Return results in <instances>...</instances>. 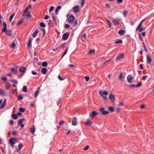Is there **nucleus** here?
Wrapping results in <instances>:
<instances>
[{"label": "nucleus", "mask_w": 154, "mask_h": 154, "mask_svg": "<svg viewBox=\"0 0 154 154\" xmlns=\"http://www.w3.org/2000/svg\"><path fill=\"white\" fill-rule=\"evenodd\" d=\"M147 62L148 64H150L152 61V59L149 54H147L146 56Z\"/></svg>", "instance_id": "obj_15"}, {"label": "nucleus", "mask_w": 154, "mask_h": 154, "mask_svg": "<svg viewBox=\"0 0 154 154\" xmlns=\"http://www.w3.org/2000/svg\"><path fill=\"white\" fill-rule=\"evenodd\" d=\"M74 14L78 12L79 10V5H76L72 8Z\"/></svg>", "instance_id": "obj_3"}, {"label": "nucleus", "mask_w": 154, "mask_h": 154, "mask_svg": "<svg viewBox=\"0 0 154 154\" xmlns=\"http://www.w3.org/2000/svg\"><path fill=\"white\" fill-rule=\"evenodd\" d=\"M85 80L86 81H88L89 79V78L88 76H85Z\"/></svg>", "instance_id": "obj_60"}, {"label": "nucleus", "mask_w": 154, "mask_h": 154, "mask_svg": "<svg viewBox=\"0 0 154 154\" xmlns=\"http://www.w3.org/2000/svg\"><path fill=\"white\" fill-rule=\"evenodd\" d=\"M100 112H101L102 115H106L109 113V112L106 111H105L104 110V108H102L100 110Z\"/></svg>", "instance_id": "obj_9"}, {"label": "nucleus", "mask_w": 154, "mask_h": 154, "mask_svg": "<svg viewBox=\"0 0 154 154\" xmlns=\"http://www.w3.org/2000/svg\"><path fill=\"white\" fill-rule=\"evenodd\" d=\"M0 95H3V96H5V94L3 91H2V90L0 91Z\"/></svg>", "instance_id": "obj_47"}, {"label": "nucleus", "mask_w": 154, "mask_h": 154, "mask_svg": "<svg viewBox=\"0 0 154 154\" xmlns=\"http://www.w3.org/2000/svg\"><path fill=\"white\" fill-rule=\"evenodd\" d=\"M31 45V42H28L27 43V46L28 47V48L30 47Z\"/></svg>", "instance_id": "obj_59"}, {"label": "nucleus", "mask_w": 154, "mask_h": 154, "mask_svg": "<svg viewBox=\"0 0 154 154\" xmlns=\"http://www.w3.org/2000/svg\"><path fill=\"white\" fill-rule=\"evenodd\" d=\"M3 27L2 28V30L3 32H5V30H7V25L5 22L3 23Z\"/></svg>", "instance_id": "obj_11"}, {"label": "nucleus", "mask_w": 154, "mask_h": 154, "mask_svg": "<svg viewBox=\"0 0 154 154\" xmlns=\"http://www.w3.org/2000/svg\"><path fill=\"white\" fill-rule=\"evenodd\" d=\"M122 40H119L116 42L115 44H122Z\"/></svg>", "instance_id": "obj_44"}, {"label": "nucleus", "mask_w": 154, "mask_h": 154, "mask_svg": "<svg viewBox=\"0 0 154 154\" xmlns=\"http://www.w3.org/2000/svg\"><path fill=\"white\" fill-rule=\"evenodd\" d=\"M6 101L7 100L6 99H5L4 100L2 103V104H1L0 106V108L1 109L3 108L5 106L6 104Z\"/></svg>", "instance_id": "obj_16"}, {"label": "nucleus", "mask_w": 154, "mask_h": 154, "mask_svg": "<svg viewBox=\"0 0 154 154\" xmlns=\"http://www.w3.org/2000/svg\"><path fill=\"white\" fill-rule=\"evenodd\" d=\"M89 148V146L88 145H87L84 148V150H88Z\"/></svg>", "instance_id": "obj_48"}, {"label": "nucleus", "mask_w": 154, "mask_h": 154, "mask_svg": "<svg viewBox=\"0 0 154 154\" xmlns=\"http://www.w3.org/2000/svg\"><path fill=\"white\" fill-rule=\"evenodd\" d=\"M14 122L13 120H11L9 121V123H10V125H12L13 124Z\"/></svg>", "instance_id": "obj_63"}, {"label": "nucleus", "mask_w": 154, "mask_h": 154, "mask_svg": "<svg viewBox=\"0 0 154 154\" xmlns=\"http://www.w3.org/2000/svg\"><path fill=\"white\" fill-rule=\"evenodd\" d=\"M106 21H107V22L108 24L109 27L110 28L111 26V23L110 22V21L109 20H108L106 19Z\"/></svg>", "instance_id": "obj_46"}, {"label": "nucleus", "mask_w": 154, "mask_h": 154, "mask_svg": "<svg viewBox=\"0 0 154 154\" xmlns=\"http://www.w3.org/2000/svg\"><path fill=\"white\" fill-rule=\"evenodd\" d=\"M124 31L122 29H120L118 32V33L120 35H122L124 32Z\"/></svg>", "instance_id": "obj_42"}, {"label": "nucleus", "mask_w": 154, "mask_h": 154, "mask_svg": "<svg viewBox=\"0 0 154 154\" xmlns=\"http://www.w3.org/2000/svg\"><path fill=\"white\" fill-rule=\"evenodd\" d=\"M48 24L50 26H53V22L52 21H51L50 20L49 21Z\"/></svg>", "instance_id": "obj_41"}, {"label": "nucleus", "mask_w": 154, "mask_h": 154, "mask_svg": "<svg viewBox=\"0 0 154 154\" xmlns=\"http://www.w3.org/2000/svg\"><path fill=\"white\" fill-rule=\"evenodd\" d=\"M48 63L46 62H43L42 63V65L44 67H46L47 66Z\"/></svg>", "instance_id": "obj_31"}, {"label": "nucleus", "mask_w": 154, "mask_h": 154, "mask_svg": "<svg viewBox=\"0 0 154 154\" xmlns=\"http://www.w3.org/2000/svg\"><path fill=\"white\" fill-rule=\"evenodd\" d=\"M41 30L43 31V36H45V29H41Z\"/></svg>", "instance_id": "obj_56"}, {"label": "nucleus", "mask_w": 154, "mask_h": 154, "mask_svg": "<svg viewBox=\"0 0 154 154\" xmlns=\"http://www.w3.org/2000/svg\"><path fill=\"white\" fill-rule=\"evenodd\" d=\"M31 8V6L30 5H29L25 9L24 11H28V10L29 8Z\"/></svg>", "instance_id": "obj_45"}, {"label": "nucleus", "mask_w": 154, "mask_h": 154, "mask_svg": "<svg viewBox=\"0 0 154 154\" xmlns=\"http://www.w3.org/2000/svg\"><path fill=\"white\" fill-rule=\"evenodd\" d=\"M69 32H66L64 33L62 36V40L64 41L66 40L69 37Z\"/></svg>", "instance_id": "obj_2"}, {"label": "nucleus", "mask_w": 154, "mask_h": 154, "mask_svg": "<svg viewBox=\"0 0 154 154\" xmlns=\"http://www.w3.org/2000/svg\"><path fill=\"white\" fill-rule=\"evenodd\" d=\"M112 22L114 25H117L119 24V21L118 19H114Z\"/></svg>", "instance_id": "obj_19"}, {"label": "nucleus", "mask_w": 154, "mask_h": 154, "mask_svg": "<svg viewBox=\"0 0 154 154\" xmlns=\"http://www.w3.org/2000/svg\"><path fill=\"white\" fill-rule=\"evenodd\" d=\"M125 57L124 55L123 54H119L116 58V60H120L124 58Z\"/></svg>", "instance_id": "obj_10"}, {"label": "nucleus", "mask_w": 154, "mask_h": 154, "mask_svg": "<svg viewBox=\"0 0 154 154\" xmlns=\"http://www.w3.org/2000/svg\"><path fill=\"white\" fill-rule=\"evenodd\" d=\"M74 19V17L72 15H70L68 19V22L69 23H72L73 22Z\"/></svg>", "instance_id": "obj_8"}, {"label": "nucleus", "mask_w": 154, "mask_h": 154, "mask_svg": "<svg viewBox=\"0 0 154 154\" xmlns=\"http://www.w3.org/2000/svg\"><path fill=\"white\" fill-rule=\"evenodd\" d=\"M99 94L102 97V98L104 100H107V97L104 96H106L108 95V93L107 91H105L103 92L102 91H99Z\"/></svg>", "instance_id": "obj_1"}, {"label": "nucleus", "mask_w": 154, "mask_h": 154, "mask_svg": "<svg viewBox=\"0 0 154 154\" xmlns=\"http://www.w3.org/2000/svg\"><path fill=\"white\" fill-rule=\"evenodd\" d=\"M18 100H20L23 99V97L20 94L18 96Z\"/></svg>", "instance_id": "obj_37"}, {"label": "nucleus", "mask_w": 154, "mask_h": 154, "mask_svg": "<svg viewBox=\"0 0 154 154\" xmlns=\"http://www.w3.org/2000/svg\"><path fill=\"white\" fill-rule=\"evenodd\" d=\"M143 46L144 48L145 51L146 52L148 50L146 48V45L143 42Z\"/></svg>", "instance_id": "obj_51"}, {"label": "nucleus", "mask_w": 154, "mask_h": 154, "mask_svg": "<svg viewBox=\"0 0 154 154\" xmlns=\"http://www.w3.org/2000/svg\"><path fill=\"white\" fill-rule=\"evenodd\" d=\"M11 70L12 72L15 74H17V71L14 68H12L11 69Z\"/></svg>", "instance_id": "obj_24"}, {"label": "nucleus", "mask_w": 154, "mask_h": 154, "mask_svg": "<svg viewBox=\"0 0 154 154\" xmlns=\"http://www.w3.org/2000/svg\"><path fill=\"white\" fill-rule=\"evenodd\" d=\"M1 79L3 81H6L7 80V78L5 77H3Z\"/></svg>", "instance_id": "obj_58"}, {"label": "nucleus", "mask_w": 154, "mask_h": 154, "mask_svg": "<svg viewBox=\"0 0 154 154\" xmlns=\"http://www.w3.org/2000/svg\"><path fill=\"white\" fill-rule=\"evenodd\" d=\"M64 123V122L63 121H61L59 123V124L60 125H62Z\"/></svg>", "instance_id": "obj_55"}, {"label": "nucleus", "mask_w": 154, "mask_h": 154, "mask_svg": "<svg viewBox=\"0 0 154 154\" xmlns=\"http://www.w3.org/2000/svg\"><path fill=\"white\" fill-rule=\"evenodd\" d=\"M145 29L144 28H143L142 27H140L139 31L140 32H141L143 31Z\"/></svg>", "instance_id": "obj_50"}, {"label": "nucleus", "mask_w": 154, "mask_h": 154, "mask_svg": "<svg viewBox=\"0 0 154 154\" xmlns=\"http://www.w3.org/2000/svg\"><path fill=\"white\" fill-rule=\"evenodd\" d=\"M86 39V35L84 34L82 36L81 40L83 41H84Z\"/></svg>", "instance_id": "obj_23"}, {"label": "nucleus", "mask_w": 154, "mask_h": 154, "mask_svg": "<svg viewBox=\"0 0 154 154\" xmlns=\"http://www.w3.org/2000/svg\"><path fill=\"white\" fill-rule=\"evenodd\" d=\"M47 69L45 68H43L42 69L41 72L43 74H45L47 72Z\"/></svg>", "instance_id": "obj_20"}, {"label": "nucleus", "mask_w": 154, "mask_h": 154, "mask_svg": "<svg viewBox=\"0 0 154 154\" xmlns=\"http://www.w3.org/2000/svg\"><path fill=\"white\" fill-rule=\"evenodd\" d=\"M11 81L15 84H17L18 83L17 81L15 79H11Z\"/></svg>", "instance_id": "obj_36"}, {"label": "nucleus", "mask_w": 154, "mask_h": 154, "mask_svg": "<svg viewBox=\"0 0 154 154\" xmlns=\"http://www.w3.org/2000/svg\"><path fill=\"white\" fill-rule=\"evenodd\" d=\"M23 22V20H20L19 21L18 23L17 24V25H19Z\"/></svg>", "instance_id": "obj_52"}, {"label": "nucleus", "mask_w": 154, "mask_h": 154, "mask_svg": "<svg viewBox=\"0 0 154 154\" xmlns=\"http://www.w3.org/2000/svg\"><path fill=\"white\" fill-rule=\"evenodd\" d=\"M19 111L20 112H23L25 111V109L23 107H20L19 109Z\"/></svg>", "instance_id": "obj_40"}, {"label": "nucleus", "mask_w": 154, "mask_h": 154, "mask_svg": "<svg viewBox=\"0 0 154 154\" xmlns=\"http://www.w3.org/2000/svg\"><path fill=\"white\" fill-rule=\"evenodd\" d=\"M16 139L13 138H11L9 140V143L10 144L14 145L16 143Z\"/></svg>", "instance_id": "obj_6"}, {"label": "nucleus", "mask_w": 154, "mask_h": 154, "mask_svg": "<svg viewBox=\"0 0 154 154\" xmlns=\"http://www.w3.org/2000/svg\"><path fill=\"white\" fill-rule=\"evenodd\" d=\"M24 120L25 119L23 118L19 120L17 122L18 124H22L23 121H24Z\"/></svg>", "instance_id": "obj_27"}, {"label": "nucleus", "mask_w": 154, "mask_h": 154, "mask_svg": "<svg viewBox=\"0 0 154 154\" xmlns=\"http://www.w3.org/2000/svg\"><path fill=\"white\" fill-rule=\"evenodd\" d=\"M109 110L111 112H113L114 111V108L112 106H110L109 108Z\"/></svg>", "instance_id": "obj_39"}, {"label": "nucleus", "mask_w": 154, "mask_h": 154, "mask_svg": "<svg viewBox=\"0 0 154 154\" xmlns=\"http://www.w3.org/2000/svg\"><path fill=\"white\" fill-rule=\"evenodd\" d=\"M15 15V14H13L10 16L9 19V20L10 22H11L12 20Z\"/></svg>", "instance_id": "obj_28"}, {"label": "nucleus", "mask_w": 154, "mask_h": 154, "mask_svg": "<svg viewBox=\"0 0 154 154\" xmlns=\"http://www.w3.org/2000/svg\"><path fill=\"white\" fill-rule=\"evenodd\" d=\"M109 98L112 102L114 101L115 100V96L112 94H110L109 96Z\"/></svg>", "instance_id": "obj_13"}, {"label": "nucleus", "mask_w": 154, "mask_h": 154, "mask_svg": "<svg viewBox=\"0 0 154 154\" xmlns=\"http://www.w3.org/2000/svg\"><path fill=\"white\" fill-rule=\"evenodd\" d=\"M105 7L106 8H109V9H110V6H109V5L108 4H106L105 5Z\"/></svg>", "instance_id": "obj_49"}, {"label": "nucleus", "mask_w": 154, "mask_h": 154, "mask_svg": "<svg viewBox=\"0 0 154 154\" xmlns=\"http://www.w3.org/2000/svg\"><path fill=\"white\" fill-rule=\"evenodd\" d=\"M54 8V7L53 6H51V7L49 9V11L50 13L53 10Z\"/></svg>", "instance_id": "obj_64"}, {"label": "nucleus", "mask_w": 154, "mask_h": 154, "mask_svg": "<svg viewBox=\"0 0 154 154\" xmlns=\"http://www.w3.org/2000/svg\"><path fill=\"white\" fill-rule=\"evenodd\" d=\"M86 124L88 126H90L91 125L92 123L90 120L88 119L86 122Z\"/></svg>", "instance_id": "obj_22"}, {"label": "nucleus", "mask_w": 154, "mask_h": 154, "mask_svg": "<svg viewBox=\"0 0 154 154\" xmlns=\"http://www.w3.org/2000/svg\"><path fill=\"white\" fill-rule=\"evenodd\" d=\"M23 145L21 144H20L18 145V149H19V151L20 152V150H21L22 148L23 147Z\"/></svg>", "instance_id": "obj_33"}, {"label": "nucleus", "mask_w": 154, "mask_h": 154, "mask_svg": "<svg viewBox=\"0 0 154 154\" xmlns=\"http://www.w3.org/2000/svg\"><path fill=\"white\" fill-rule=\"evenodd\" d=\"M61 101V99L60 98H59L57 103V106H58L59 104L60 103Z\"/></svg>", "instance_id": "obj_53"}, {"label": "nucleus", "mask_w": 154, "mask_h": 154, "mask_svg": "<svg viewBox=\"0 0 154 154\" xmlns=\"http://www.w3.org/2000/svg\"><path fill=\"white\" fill-rule=\"evenodd\" d=\"M61 8V6H58L57 7L55 11V13L57 14H58L57 13L59 10Z\"/></svg>", "instance_id": "obj_21"}, {"label": "nucleus", "mask_w": 154, "mask_h": 154, "mask_svg": "<svg viewBox=\"0 0 154 154\" xmlns=\"http://www.w3.org/2000/svg\"><path fill=\"white\" fill-rule=\"evenodd\" d=\"M122 73H121L119 76V79L120 80H122L123 79L122 78Z\"/></svg>", "instance_id": "obj_43"}, {"label": "nucleus", "mask_w": 154, "mask_h": 154, "mask_svg": "<svg viewBox=\"0 0 154 154\" xmlns=\"http://www.w3.org/2000/svg\"><path fill=\"white\" fill-rule=\"evenodd\" d=\"M18 125L20 126L21 128H24V125H23L22 124H18Z\"/></svg>", "instance_id": "obj_62"}, {"label": "nucleus", "mask_w": 154, "mask_h": 154, "mask_svg": "<svg viewBox=\"0 0 154 154\" xmlns=\"http://www.w3.org/2000/svg\"><path fill=\"white\" fill-rule=\"evenodd\" d=\"M11 87V85L9 83H7L6 85V88L7 90L9 89Z\"/></svg>", "instance_id": "obj_35"}, {"label": "nucleus", "mask_w": 154, "mask_h": 154, "mask_svg": "<svg viewBox=\"0 0 154 154\" xmlns=\"http://www.w3.org/2000/svg\"><path fill=\"white\" fill-rule=\"evenodd\" d=\"M39 26L40 27L42 28H44L45 27V25L43 23H41L39 24Z\"/></svg>", "instance_id": "obj_32"}, {"label": "nucleus", "mask_w": 154, "mask_h": 154, "mask_svg": "<svg viewBox=\"0 0 154 154\" xmlns=\"http://www.w3.org/2000/svg\"><path fill=\"white\" fill-rule=\"evenodd\" d=\"M11 117L12 119L15 120L17 119V116L16 114H12Z\"/></svg>", "instance_id": "obj_29"}, {"label": "nucleus", "mask_w": 154, "mask_h": 154, "mask_svg": "<svg viewBox=\"0 0 154 154\" xmlns=\"http://www.w3.org/2000/svg\"><path fill=\"white\" fill-rule=\"evenodd\" d=\"M70 26L67 24H65V28L66 29H68V28H69L70 27Z\"/></svg>", "instance_id": "obj_57"}, {"label": "nucleus", "mask_w": 154, "mask_h": 154, "mask_svg": "<svg viewBox=\"0 0 154 154\" xmlns=\"http://www.w3.org/2000/svg\"><path fill=\"white\" fill-rule=\"evenodd\" d=\"M128 11H123V14L124 17H126L128 13Z\"/></svg>", "instance_id": "obj_34"}, {"label": "nucleus", "mask_w": 154, "mask_h": 154, "mask_svg": "<svg viewBox=\"0 0 154 154\" xmlns=\"http://www.w3.org/2000/svg\"><path fill=\"white\" fill-rule=\"evenodd\" d=\"M39 93V91H36L34 94V97H36L38 95V94Z\"/></svg>", "instance_id": "obj_38"}, {"label": "nucleus", "mask_w": 154, "mask_h": 154, "mask_svg": "<svg viewBox=\"0 0 154 154\" xmlns=\"http://www.w3.org/2000/svg\"><path fill=\"white\" fill-rule=\"evenodd\" d=\"M141 85V83H139L137 85H136L135 87H139Z\"/></svg>", "instance_id": "obj_54"}, {"label": "nucleus", "mask_w": 154, "mask_h": 154, "mask_svg": "<svg viewBox=\"0 0 154 154\" xmlns=\"http://www.w3.org/2000/svg\"><path fill=\"white\" fill-rule=\"evenodd\" d=\"M132 79V77L130 75H128L127 77L128 82L129 83H131V80Z\"/></svg>", "instance_id": "obj_12"}, {"label": "nucleus", "mask_w": 154, "mask_h": 154, "mask_svg": "<svg viewBox=\"0 0 154 154\" xmlns=\"http://www.w3.org/2000/svg\"><path fill=\"white\" fill-rule=\"evenodd\" d=\"M22 91L23 92H26L27 91V88L26 86H24L23 87Z\"/></svg>", "instance_id": "obj_30"}, {"label": "nucleus", "mask_w": 154, "mask_h": 154, "mask_svg": "<svg viewBox=\"0 0 154 154\" xmlns=\"http://www.w3.org/2000/svg\"><path fill=\"white\" fill-rule=\"evenodd\" d=\"M29 131L30 132L32 133H34L35 132V128L33 127L30 128L29 130Z\"/></svg>", "instance_id": "obj_26"}, {"label": "nucleus", "mask_w": 154, "mask_h": 154, "mask_svg": "<svg viewBox=\"0 0 154 154\" xmlns=\"http://www.w3.org/2000/svg\"><path fill=\"white\" fill-rule=\"evenodd\" d=\"M98 114V113L96 111H92V113L91 114H90V115L91 116H92L93 117L94 116H96Z\"/></svg>", "instance_id": "obj_17"}, {"label": "nucleus", "mask_w": 154, "mask_h": 154, "mask_svg": "<svg viewBox=\"0 0 154 154\" xmlns=\"http://www.w3.org/2000/svg\"><path fill=\"white\" fill-rule=\"evenodd\" d=\"M17 44V41L16 38H15L14 39L11 45V47L13 49L15 48V46Z\"/></svg>", "instance_id": "obj_7"}, {"label": "nucleus", "mask_w": 154, "mask_h": 154, "mask_svg": "<svg viewBox=\"0 0 154 154\" xmlns=\"http://www.w3.org/2000/svg\"><path fill=\"white\" fill-rule=\"evenodd\" d=\"M77 124V119L76 117H74L72 120V125L73 126H76Z\"/></svg>", "instance_id": "obj_5"}, {"label": "nucleus", "mask_w": 154, "mask_h": 154, "mask_svg": "<svg viewBox=\"0 0 154 154\" xmlns=\"http://www.w3.org/2000/svg\"><path fill=\"white\" fill-rule=\"evenodd\" d=\"M23 16H26L25 18L27 19L31 17L29 11H24L23 14Z\"/></svg>", "instance_id": "obj_4"}, {"label": "nucleus", "mask_w": 154, "mask_h": 154, "mask_svg": "<svg viewBox=\"0 0 154 154\" xmlns=\"http://www.w3.org/2000/svg\"><path fill=\"white\" fill-rule=\"evenodd\" d=\"M5 32L6 34L10 36L11 34V31L10 29L5 30Z\"/></svg>", "instance_id": "obj_18"}, {"label": "nucleus", "mask_w": 154, "mask_h": 154, "mask_svg": "<svg viewBox=\"0 0 154 154\" xmlns=\"http://www.w3.org/2000/svg\"><path fill=\"white\" fill-rule=\"evenodd\" d=\"M26 69V68L24 66H21L20 67L19 71L21 72H25Z\"/></svg>", "instance_id": "obj_14"}, {"label": "nucleus", "mask_w": 154, "mask_h": 154, "mask_svg": "<svg viewBox=\"0 0 154 154\" xmlns=\"http://www.w3.org/2000/svg\"><path fill=\"white\" fill-rule=\"evenodd\" d=\"M93 50H90L89 52L88 53V54H91L93 53Z\"/></svg>", "instance_id": "obj_61"}, {"label": "nucleus", "mask_w": 154, "mask_h": 154, "mask_svg": "<svg viewBox=\"0 0 154 154\" xmlns=\"http://www.w3.org/2000/svg\"><path fill=\"white\" fill-rule=\"evenodd\" d=\"M38 30L36 29V30L32 34V36L35 37L36 36L37 34L38 33Z\"/></svg>", "instance_id": "obj_25"}]
</instances>
